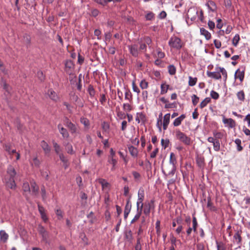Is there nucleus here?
<instances>
[{
	"label": "nucleus",
	"mask_w": 250,
	"mask_h": 250,
	"mask_svg": "<svg viewBox=\"0 0 250 250\" xmlns=\"http://www.w3.org/2000/svg\"><path fill=\"white\" fill-rule=\"evenodd\" d=\"M170 113L165 114L163 118V126L164 130H166L170 122Z\"/></svg>",
	"instance_id": "dca6fc26"
},
{
	"label": "nucleus",
	"mask_w": 250,
	"mask_h": 250,
	"mask_svg": "<svg viewBox=\"0 0 250 250\" xmlns=\"http://www.w3.org/2000/svg\"><path fill=\"white\" fill-rule=\"evenodd\" d=\"M38 230L39 232L42 234V236L44 237L46 235V231L44 228L41 225H39L38 227Z\"/></svg>",
	"instance_id": "c03bdc74"
},
{
	"label": "nucleus",
	"mask_w": 250,
	"mask_h": 250,
	"mask_svg": "<svg viewBox=\"0 0 250 250\" xmlns=\"http://www.w3.org/2000/svg\"><path fill=\"white\" fill-rule=\"evenodd\" d=\"M161 143L162 146L165 149L168 146L169 141L168 139H162Z\"/></svg>",
	"instance_id": "8fccbe9b"
},
{
	"label": "nucleus",
	"mask_w": 250,
	"mask_h": 250,
	"mask_svg": "<svg viewBox=\"0 0 250 250\" xmlns=\"http://www.w3.org/2000/svg\"><path fill=\"white\" fill-rule=\"evenodd\" d=\"M131 209V206L128 205V202L126 204L125 211H124V217L125 218H127Z\"/></svg>",
	"instance_id": "ea45409f"
},
{
	"label": "nucleus",
	"mask_w": 250,
	"mask_h": 250,
	"mask_svg": "<svg viewBox=\"0 0 250 250\" xmlns=\"http://www.w3.org/2000/svg\"><path fill=\"white\" fill-rule=\"evenodd\" d=\"M81 123L83 124L85 127H88L89 126V120L84 117H82L80 119Z\"/></svg>",
	"instance_id": "58836bf2"
},
{
	"label": "nucleus",
	"mask_w": 250,
	"mask_h": 250,
	"mask_svg": "<svg viewBox=\"0 0 250 250\" xmlns=\"http://www.w3.org/2000/svg\"><path fill=\"white\" fill-rule=\"evenodd\" d=\"M108 163L112 165V167L111 168V170L112 171L115 170L116 168V165L117 163V161L116 159L114 158H110L108 157Z\"/></svg>",
	"instance_id": "cd10ccee"
},
{
	"label": "nucleus",
	"mask_w": 250,
	"mask_h": 250,
	"mask_svg": "<svg viewBox=\"0 0 250 250\" xmlns=\"http://www.w3.org/2000/svg\"><path fill=\"white\" fill-rule=\"evenodd\" d=\"M240 40L239 35L238 34H236L232 39V44L234 46H236L238 43V42Z\"/></svg>",
	"instance_id": "79ce46f5"
},
{
	"label": "nucleus",
	"mask_w": 250,
	"mask_h": 250,
	"mask_svg": "<svg viewBox=\"0 0 250 250\" xmlns=\"http://www.w3.org/2000/svg\"><path fill=\"white\" fill-rule=\"evenodd\" d=\"M58 128L59 130L60 133L63 137V138H68L69 135L68 131L66 129L62 126L61 124H59L58 125Z\"/></svg>",
	"instance_id": "6ab92c4d"
},
{
	"label": "nucleus",
	"mask_w": 250,
	"mask_h": 250,
	"mask_svg": "<svg viewBox=\"0 0 250 250\" xmlns=\"http://www.w3.org/2000/svg\"><path fill=\"white\" fill-rule=\"evenodd\" d=\"M38 209L41 214V218L44 222H46L48 220V218L46 216L45 210L44 208L39 204H38Z\"/></svg>",
	"instance_id": "f3484780"
},
{
	"label": "nucleus",
	"mask_w": 250,
	"mask_h": 250,
	"mask_svg": "<svg viewBox=\"0 0 250 250\" xmlns=\"http://www.w3.org/2000/svg\"><path fill=\"white\" fill-rule=\"evenodd\" d=\"M197 13L198 11L194 8H190L188 11L187 17L191 21H194L196 19Z\"/></svg>",
	"instance_id": "6e6552de"
},
{
	"label": "nucleus",
	"mask_w": 250,
	"mask_h": 250,
	"mask_svg": "<svg viewBox=\"0 0 250 250\" xmlns=\"http://www.w3.org/2000/svg\"><path fill=\"white\" fill-rule=\"evenodd\" d=\"M128 151L130 155L133 157H137L138 154V149L132 146L128 147Z\"/></svg>",
	"instance_id": "b1692460"
},
{
	"label": "nucleus",
	"mask_w": 250,
	"mask_h": 250,
	"mask_svg": "<svg viewBox=\"0 0 250 250\" xmlns=\"http://www.w3.org/2000/svg\"><path fill=\"white\" fill-rule=\"evenodd\" d=\"M47 95L53 101L57 102L60 98L56 93L52 89H49L47 92Z\"/></svg>",
	"instance_id": "2eb2a0df"
},
{
	"label": "nucleus",
	"mask_w": 250,
	"mask_h": 250,
	"mask_svg": "<svg viewBox=\"0 0 250 250\" xmlns=\"http://www.w3.org/2000/svg\"><path fill=\"white\" fill-rule=\"evenodd\" d=\"M56 214L58 217V219H61L63 217L62 212L60 209H57L55 211Z\"/></svg>",
	"instance_id": "4d7b16f0"
},
{
	"label": "nucleus",
	"mask_w": 250,
	"mask_h": 250,
	"mask_svg": "<svg viewBox=\"0 0 250 250\" xmlns=\"http://www.w3.org/2000/svg\"><path fill=\"white\" fill-rule=\"evenodd\" d=\"M30 193H31L32 195L34 196H37L38 195L39 190V187L37 186L35 182L33 180L30 182Z\"/></svg>",
	"instance_id": "0eeeda50"
},
{
	"label": "nucleus",
	"mask_w": 250,
	"mask_h": 250,
	"mask_svg": "<svg viewBox=\"0 0 250 250\" xmlns=\"http://www.w3.org/2000/svg\"><path fill=\"white\" fill-rule=\"evenodd\" d=\"M64 146H65V148L66 151L68 154H73L75 153V151L73 150V146L71 144L69 143H64Z\"/></svg>",
	"instance_id": "bb28decb"
},
{
	"label": "nucleus",
	"mask_w": 250,
	"mask_h": 250,
	"mask_svg": "<svg viewBox=\"0 0 250 250\" xmlns=\"http://www.w3.org/2000/svg\"><path fill=\"white\" fill-rule=\"evenodd\" d=\"M0 240L4 242H6L8 238V235L5 231L1 230L0 231Z\"/></svg>",
	"instance_id": "7c9ffc66"
},
{
	"label": "nucleus",
	"mask_w": 250,
	"mask_h": 250,
	"mask_svg": "<svg viewBox=\"0 0 250 250\" xmlns=\"http://www.w3.org/2000/svg\"><path fill=\"white\" fill-rule=\"evenodd\" d=\"M94 1L99 4L102 6H105L108 2L107 0H94Z\"/></svg>",
	"instance_id": "6e6d98bb"
},
{
	"label": "nucleus",
	"mask_w": 250,
	"mask_h": 250,
	"mask_svg": "<svg viewBox=\"0 0 250 250\" xmlns=\"http://www.w3.org/2000/svg\"><path fill=\"white\" fill-rule=\"evenodd\" d=\"M213 135L214 137L217 140L221 139L223 137L222 133L220 132L214 131L213 132Z\"/></svg>",
	"instance_id": "864d4df0"
},
{
	"label": "nucleus",
	"mask_w": 250,
	"mask_h": 250,
	"mask_svg": "<svg viewBox=\"0 0 250 250\" xmlns=\"http://www.w3.org/2000/svg\"><path fill=\"white\" fill-rule=\"evenodd\" d=\"M135 121L139 124L141 122L144 123L146 121V116L143 113H137L135 117Z\"/></svg>",
	"instance_id": "5701e85b"
},
{
	"label": "nucleus",
	"mask_w": 250,
	"mask_h": 250,
	"mask_svg": "<svg viewBox=\"0 0 250 250\" xmlns=\"http://www.w3.org/2000/svg\"><path fill=\"white\" fill-rule=\"evenodd\" d=\"M136 205H137V212L142 213V210H143V205H144L143 203L139 204V202L137 201Z\"/></svg>",
	"instance_id": "3c124183"
},
{
	"label": "nucleus",
	"mask_w": 250,
	"mask_h": 250,
	"mask_svg": "<svg viewBox=\"0 0 250 250\" xmlns=\"http://www.w3.org/2000/svg\"><path fill=\"white\" fill-rule=\"evenodd\" d=\"M214 44L216 48H220L221 46V42L220 41L217 40H214Z\"/></svg>",
	"instance_id": "0e129e2a"
},
{
	"label": "nucleus",
	"mask_w": 250,
	"mask_h": 250,
	"mask_svg": "<svg viewBox=\"0 0 250 250\" xmlns=\"http://www.w3.org/2000/svg\"><path fill=\"white\" fill-rule=\"evenodd\" d=\"M210 102V98H205L200 104V107L201 108H203L207 106L208 104Z\"/></svg>",
	"instance_id": "c9c22d12"
},
{
	"label": "nucleus",
	"mask_w": 250,
	"mask_h": 250,
	"mask_svg": "<svg viewBox=\"0 0 250 250\" xmlns=\"http://www.w3.org/2000/svg\"><path fill=\"white\" fill-rule=\"evenodd\" d=\"M22 189L25 195L30 193V187L27 182H25L23 184Z\"/></svg>",
	"instance_id": "c756f323"
},
{
	"label": "nucleus",
	"mask_w": 250,
	"mask_h": 250,
	"mask_svg": "<svg viewBox=\"0 0 250 250\" xmlns=\"http://www.w3.org/2000/svg\"><path fill=\"white\" fill-rule=\"evenodd\" d=\"M128 49L130 54L134 57L138 56L139 54V50L138 49V45L136 44H133L128 46Z\"/></svg>",
	"instance_id": "ddd939ff"
},
{
	"label": "nucleus",
	"mask_w": 250,
	"mask_h": 250,
	"mask_svg": "<svg viewBox=\"0 0 250 250\" xmlns=\"http://www.w3.org/2000/svg\"><path fill=\"white\" fill-rule=\"evenodd\" d=\"M60 160L63 162V163H66L67 162V159L65 158L64 155L62 153L59 154V155Z\"/></svg>",
	"instance_id": "69168bd1"
},
{
	"label": "nucleus",
	"mask_w": 250,
	"mask_h": 250,
	"mask_svg": "<svg viewBox=\"0 0 250 250\" xmlns=\"http://www.w3.org/2000/svg\"><path fill=\"white\" fill-rule=\"evenodd\" d=\"M37 76L41 81H43L45 77L42 71H39L37 72Z\"/></svg>",
	"instance_id": "052dcab7"
},
{
	"label": "nucleus",
	"mask_w": 250,
	"mask_h": 250,
	"mask_svg": "<svg viewBox=\"0 0 250 250\" xmlns=\"http://www.w3.org/2000/svg\"><path fill=\"white\" fill-rule=\"evenodd\" d=\"M235 143L237 145V150L239 151H241L242 150V149H243V147L241 146V140L239 139H236L235 140Z\"/></svg>",
	"instance_id": "a18cd8bd"
},
{
	"label": "nucleus",
	"mask_w": 250,
	"mask_h": 250,
	"mask_svg": "<svg viewBox=\"0 0 250 250\" xmlns=\"http://www.w3.org/2000/svg\"><path fill=\"white\" fill-rule=\"evenodd\" d=\"M198 226L197 221L195 216H193L192 218V228L189 227L188 229L187 230V233L188 235H190L192 230L193 229L194 231H196V228Z\"/></svg>",
	"instance_id": "4468645a"
},
{
	"label": "nucleus",
	"mask_w": 250,
	"mask_h": 250,
	"mask_svg": "<svg viewBox=\"0 0 250 250\" xmlns=\"http://www.w3.org/2000/svg\"><path fill=\"white\" fill-rule=\"evenodd\" d=\"M169 85L166 83H163L161 85V94L166 93L168 89Z\"/></svg>",
	"instance_id": "473e14b6"
},
{
	"label": "nucleus",
	"mask_w": 250,
	"mask_h": 250,
	"mask_svg": "<svg viewBox=\"0 0 250 250\" xmlns=\"http://www.w3.org/2000/svg\"><path fill=\"white\" fill-rule=\"evenodd\" d=\"M74 69V64L72 61L68 60L65 63V71L69 75H72L73 73Z\"/></svg>",
	"instance_id": "39448f33"
},
{
	"label": "nucleus",
	"mask_w": 250,
	"mask_h": 250,
	"mask_svg": "<svg viewBox=\"0 0 250 250\" xmlns=\"http://www.w3.org/2000/svg\"><path fill=\"white\" fill-rule=\"evenodd\" d=\"M188 79V84L189 86H193L196 84L197 81V79L196 78H192V77L189 76Z\"/></svg>",
	"instance_id": "4c0bfd02"
},
{
	"label": "nucleus",
	"mask_w": 250,
	"mask_h": 250,
	"mask_svg": "<svg viewBox=\"0 0 250 250\" xmlns=\"http://www.w3.org/2000/svg\"><path fill=\"white\" fill-rule=\"evenodd\" d=\"M16 175V172L14 167L11 165L9 166L7 168L6 175L4 179V181L8 188L13 189L16 187L14 179Z\"/></svg>",
	"instance_id": "f257e3e1"
},
{
	"label": "nucleus",
	"mask_w": 250,
	"mask_h": 250,
	"mask_svg": "<svg viewBox=\"0 0 250 250\" xmlns=\"http://www.w3.org/2000/svg\"><path fill=\"white\" fill-rule=\"evenodd\" d=\"M200 33L202 35L204 36L207 40L211 38V34L204 28H200Z\"/></svg>",
	"instance_id": "a878e982"
},
{
	"label": "nucleus",
	"mask_w": 250,
	"mask_h": 250,
	"mask_svg": "<svg viewBox=\"0 0 250 250\" xmlns=\"http://www.w3.org/2000/svg\"><path fill=\"white\" fill-rule=\"evenodd\" d=\"M206 6L208 7V10L211 12H215L217 9V6L215 3L212 0H208L206 3Z\"/></svg>",
	"instance_id": "4be33fe9"
},
{
	"label": "nucleus",
	"mask_w": 250,
	"mask_h": 250,
	"mask_svg": "<svg viewBox=\"0 0 250 250\" xmlns=\"http://www.w3.org/2000/svg\"><path fill=\"white\" fill-rule=\"evenodd\" d=\"M154 208V201L151 200L147 204L145 205L144 208L143 210L144 213L146 215H148L150 212V209Z\"/></svg>",
	"instance_id": "1a4fd4ad"
},
{
	"label": "nucleus",
	"mask_w": 250,
	"mask_h": 250,
	"mask_svg": "<svg viewBox=\"0 0 250 250\" xmlns=\"http://www.w3.org/2000/svg\"><path fill=\"white\" fill-rule=\"evenodd\" d=\"M237 97L239 100L243 101L245 99V93L243 90L239 91L237 93Z\"/></svg>",
	"instance_id": "a19ab883"
},
{
	"label": "nucleus",
	"mask_w": 250,
	"mask_h": 250,
	"mask_svg": "<svg viewBox=\"0 0 250 250\" xmlns=\"http://www.w3.org/2000/svg\"><path fill=\"white\" fill-rule=\"evenodd\" d=\"M99 183L102 185L103 189L108 188L109 184L104 179H100L99 180Z\"/></svg>",
	"instance_id": "2f4dec72"
},
{
	"label": "nucleus",
	"mask_w": 250,
	"mask_h": 250,
	"mask_svg": "<svg viewBox=\"0 0 250 250\" xmlns=\"http://www.w3.org/2000/svg\"><path fill=\"white\" fill-rule=\"evenodd\" d=\"M244 75H245V69H243L242 70H241L240 69H238L235 73L234 78L235 79H239L240 81L241 82H242L244 80Z\"/></svg>",
	"instance_id": "9b49d317"
},
{
	"label": "nucleus",
	"mask_w": 250,
	"mask_h": 250,
	"mask_svg": "<svg viewBox=\"0 0 250 250\" xmlns=\"http://www.w3.org/2000/svg\"><path fill=\"white\" fill-rule=\"evenodd\" d=\"M140 86L143 89H146L148 87V83L145 80H143L140 83Z\"/></svg>",
	"instance_id": "37998d69"
},
{
	"label": "nucleus",
	"mask_w": 250,
	"mask_h": 250,
	"mask_svg": "<svg viewBox=\"0 0 250 250\" xmlns=\"http://www.w3.org/2000/svg\"><path fill=\"white\" fill-rule=\"evenodd\" d=\"M168 45L171 48L176 49H180L182 47L181 39L176 36H172L170 38L168 42Z\"/></svg>",
	"instance_id": "7ed1b4c3"
},
{
	"label": "nucleus",
	"mask_w": 250,
	"mask_h": 250,
	"mask_svg": "<svg viewBox=\"0 0 250 250\" xmlns=\"http://www.w3.org/2000/svg\"><path fill=\"white\" fill-rule=\"evenodd\" d=\"M219 69L220 73L222 74L225 81H226L227 79V72L224 67L217 66L215 67V70Z\"/></svg>",
	"instance_id": "c85d7f7f"
},
{
	"label": "nucleus",
	"mask_w": 250,
	"mask_h": 250,
	"mask_svg": "<svg viewBox=\"0 0 250 250\" xmlns=\"http://www.w3.org/2000/svg\"><path fill=\"white\" fill-rule=\"evenodd\" d=\"M157 57L160 59L163 58L165 57V54L164 52H162L159 49L157 50Z\"/></svg>",
	"instance_id": "774afa93"
},
{
	"label": "nucleus",
	"mask_w": 250,
	"mask_h": 250,
	"mask_svg": "<svg viewBox=\"0 0 250 250\" xmlns=\"http://www.w3.org/2000/svg\"><path fill=\"white\" fill-rule=\"evenodd\" d=\"M66 126L69 129L72 134L77 133V126L68 120L65 123Z\"/></svg>",
	"instance_id": "a211bd4d"
},
{
	"label": "nucleus",
	"mask_w": 250,
	"mask_h": 250,
	"mask_svg": "<svg viewBox=\"0 0 250 250\" xmlns=\"http://www.w3.org/2000/svg\"><path fill=\"white\" fill-rule=\"evenodd\" d=\"M175 135L176 138L184 145L187 146H189L191 145V139L179 129L175 130Z\"/></svg>",
	"instance_id": "f03ea898"
},
{
	"label": "nucleus",
	"mask_w": 250,
	"mask_h": 250,
	"mask_svg": "<svg viewBox=\"0 0 250 250\" xmlns=\"http://www.w3.org/2000/svg\"><path fill=\"white\" fill-rule=\"evenodd\" d=\"M185 114H182L179 117L176 118L173 122V125L174 126H179L182 121L186 118Z\"/></svg>",
	"instance_id": "aec40b11"
},
{
	"label": "nucleus",
	"mask_w": 250,
	"mask_h": 250,
	"mask_svg": "<svg viewBox=\"0 0 250 250\" xmlns=\"http://www.w3.org/2000/svg\"><path fill=\"white\" fill-rule=\"evenodd\" d=\"M208 26L210 30H213L215 27V23L211 21H209L208 23Z\"/></svg>",
	"instance_id": "338daca9"
},
{
	"label": "nucleus",
	"mask_w": 250,
	"mask_h": 250,
	"mask_svg": "<svg viewBox=\"0 0 250 250\" xmlns=\"http://www.w3.org/2000/svg\"><path fill=\"white\" fill-rule=\"evenodd\" d=\"M192 102L194 105H196L199 102V98L196 95L191 96Z\"/></svg>",
	"instance_id": "09e8293b"
},
{
	"label": "nucleus",
	"mask_w": 250,
	"mask_h": 250,
	"mask_svg": "<svg viewBox=\"0 0 250 250\" xmlns=\"http://www.w3.org/2000/svg\"><path fill=\"white\" fill-rule=\"evenodd\" d=\"M176 107V104L175 102H173L172 103H167V104L165 105V108H175Z\"/></svg>",
	"instance_id": "603ef678"
},
{
	"label": "nucleus",
	"mask_w": 250,
	"mask_h": 250,
	"mask_svg": "<svg viewBox=\"0 0 250 250\" xmlns=\"http://www.w3.org/2000/svg\"><path fill=\"white\" fill-rule=\"evenodd\" d=\"M168 70L170 75H174L176 72V68L173 65H170L168 66Z\"/></svg>",
	"instance_id": "49530a36"
},
{
	"label": "nucleus",
	"mask_w": 250,
	"mask_h": 250,
	"mask_svg": "<svg viewBox=\"0 0 250 250\" xmlns=\"http://www.w3.org/2000/svg\"><path fill=\"white\" fill-rule=\"evenodd\" d=\"M142 213L137 212L133 219L131 220V223H133L138 220L141 216Z\"/></svg>",
	"instance_id": "680f3d73"
},
{
	"label": "nucleus",
	"mask_w": 250,
	"mask_h": 250,
	"mask_svg": "<svg viewBox=\"0 0 250 250\" xmlns=\"http://www.w3.org/2000/svg\"><path fill=\"white\" fill-rule=\"evenodd\" d=\"M125 99L129 101H130L132 100V94H131V93L130 91V90H126V91L125 92Z\"/></svg>",
	"instance_id": "de8ad7c7"
},
{
	"label": "nucleus",
	"mask_w": 250,
	"mask_h": 250,
	"mask_svg": "<svg viewBox=\"0 0 250 250\" xmlns=\"http://www.w3.org/2000/svg\"><path fill=\"white\" fill-rule=\"evenodd\" d=\"M223 122L225 125L226 126H228L229 128H233L235 126V122L231 118H226L224 116L223 118Z\"/></svg>",
	"instance_id": "9d476101"
},
{
	"label": "nucleus",
	"mask_w": 250,
	"mask_h": 250,
	"mask_svg": "<svg viewBox=\"0 0 250 250\" xmlns=\"http://www.w3.org/2000/svg\"><path fill=\"white\" fill-rule=\"evenodd\" d=\"M123 108L125 111L127 112H129L131 110V107L129 104H124Z\"/></svg>",
	"instance_id": "13d9d810"
},
{
	"label": "nucleus",
	"mask_w": 250,
	"mask_h": 250,
	"mask_svg": "<svg viewBox=\"0 0 250 250\" xmlns=\"http://www.w3.org/2000/svg\"><path fill=\"white\" fill-rule=\"evenodd\" d=\"M154 14L152 12H149L146 15V18L147 20H151L153 19Z\"/></svg>",
	"instance_id": "e2e57ef3"
},
{
	"label": "nucleus",
	"mask_w": 250,
	"mask_h": 250,
	"mask_svg": "<svg viewBox=\"0 0 250 250\" xmlns=\"http://www.w3.org/2000/svg\"><path fill=\"white\" fill-rule=\"evenodd\" d=\"M53 146L54 148L55 151L58 155H59V154L62 153V148L57 143H53Z\"/></svg>",
	"instance_id": "f704fd0d"
},
{
	"label": "nucleus",
	"mask_w": 250,
	"mask_h": 250,
	"mask_svg": "<svg viewBox=\"0 0 250 250\" xmlns=\"http://www.w3.org/2000/svg\"><path fill=\"white\" fill-rule=\"evenodd\" d=\"M176 163L177 160L175 154L173 152L170 153L169 164L171 166V168L168 173V175L173 176L175 174V171L176 170Z\"/></svg>",
	"instance_id": "20e7f679"
},
{
	"label": "nucleus",
	"mask_w": 250,
	"mask_h": 250,
	"mask_svg": "<svg viewBox=\"0 0 250 250\" xmlns=\"http://www.w3.org/2000/svg\"><path fill=\"white\" fill-rule=\"evenodd\" d=\"M210 96L212 99L216 100L219 98V95L217 92L212 90L210 92Z\"/></svg>",
	"instance_id": "5fc2aeb1"
},
{
	"label": "nucleus",
	"mask_w": 250,
	"mask_h": 250,
	"mask_svg": "<svg viewBox=\"0 0 250 250\" xmlns=\"http://www.w3.org/2000/svg\"><path fill=\"white\" fill-rule=\"evenodd\" d=\"M31 164L33 167H39L40 165V162L37 157H35L31 162Z\"/></svg>",
	"instance_id": "e433bc0d"
},
{
	"label": "nucleus",
	"mask_w": 250,
	"mask_h": 250,
	"mask_svg": "<svg viewBox=\"0 0 250 250\" xmlns=\"http://www.w3.org/2000/svg\"><path fill=\"white\" fill-rule=\"evenodd\" d=\"M233 242L236 243L238 246V248L241 247L242 238L241 236V233L239 231H237L233 236Z\"/></svg>",
	"instance_id": "f8f14e48"
},
{
	"label": "nucleus",
	"mask_w": 250,
	"mask_h": 250,
	"mask_svg": "<svg viewBox=\"0 0 250 250\" xmlns=\"http://www.w3.org/2000/svg\"><path fill=\"white\" fill-rule=\"evenodd\" d=\"M214 72L207 71V75L208 77L215 79L219 80L221 79V75L220 73L219 69L215 70Z\"/></svg>",
	"instance_id": "423d86ee"
},
{
	"label": "nucleus",
	"mask_w": 250,
	"mask_h": 250,
	"mask_svg": "<svg viewBox=\"0 0 250 250\" xmlns=\"http://www.w3.org/2000/svg\"><path fill=\"white\" fill-rule=\"evenodd\" d=\"M145 198V191L143 188H140L138 192V199L137 201L139 203H143Z\"/></svg>",
	"instance_id": "412c9836"
},
{
	"label": "nucleus",
	"mask_w": 250,
	"mask_h": 250,
	"mask_svg": "<svg viewBox=\"0 0 250 250\" xmlns=\"http://www.w3.org/2000/svg\"><path fill=\"white\" fill-rule=\"evenodd\" d=\"M41 146L44 151L45 154H49L51 149L46 142H45L44 141H42Z\"/></svg>",
	"instance_id": "393cba45"
},
{
	"label": "nucleus",
	"mask_w": 250,
	"mask_h": 250,
	"mask_svg": "<svg viewBox=\"0 0 250 250\" xmlns=\"http://www.w3.org/2000/svg\"><path fill=\"white\" fill-rule=\"evenodd\" d=\"M213 146V149L215 151H219L220 149V143L218 140L216 139L212 143Z\"/></svg>",
	"instance_id": "72a5a7b5"
},
{
	"label": "nucleus",
	"mask_w": 250,
	"mask_h": 250,
	"mask_svg": "<svg viewBox=\"0 0 250 250\" xmlns=\"http://www.w3.org/2000/svg\"><path fill=\"white\" fill-rule=\"evenodd\" d=\"M135 250H142V246L141 245L140 238H138L137 240V244L135 247Z\"/></svg>",
	"instance_id": "bf43d9fd"
}]
</instances>
